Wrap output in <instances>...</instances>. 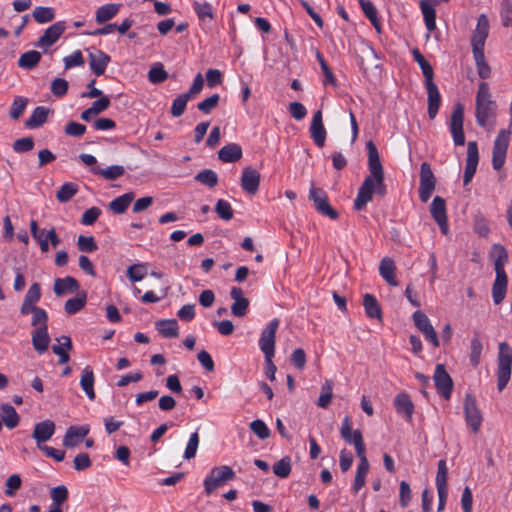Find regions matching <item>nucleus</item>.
<instances>
[{
  "label": "nucleus",
  "mask_w": 512,
  "mask_h": 512,
  "mask_svg": "<svg viewBox=\"0 0 512 512\" xmlns=\"http://www.w3.org/2000/svg\"><path fill=\"white\" fill-rule=\"evenodd\" d=\"M366 148L368 151L369 175L364 179L354 200V208L357 211L362 210L372 200L373 193L380 196L386 194L384 170L378 150L372 141L366 143Z\"/></svg>",
  "instance_id": "nucleus-1"
},
{
  "label": "nucleus",
  "mask_w": 512,
  "mask_h": 512,
  "mask_svg": "<svg viewBox=\"0 0 512 512\" xmlns=\"http://www.w3.org/2000/svg\"><path fill=\"white\" fill-rule=\"evenodd\" d=\"M489 256L494 264L496 277L492 286V298L496 305L500 304L506 295L508 278L504 266L508 262V253L501 244H494L491 247Z\"/></svg>",
  "instance_id": "nucleus-2"
},
{
  "label": "nucleus",
  "mask_w": 512,
  "mask_h": 512,
  "mask_svg": "<svg viewBox=\"0 0 512 512\" xmlns=\"http://www.w3.org/2000/svg\"><path fill=\"white\" fill-rule=\"evenodd\" d=\"M476 123L483 128L492 127L495 124L498 105L492 99L490 86L487 82H480L475 99Z\"/></svg>",
  "instance_id": "nucleus-3"
},
{
  "label": "nucleus",
  "mask_w": 512,
  "mask_h": 512,
  "mask_svg": "<svg viewBox=\"0 0 512 512\" xmlns=\"http://www.w3.org/2000/svg\"><path fill=\"white\" fill-rule=\"evenodd\" d=\"M512 373V348L507 342L498 346L497 387L502 391L508 384Z\"/></svg>",
  "instance_id": "nucleus-4"
},
{
  "label": "nucleus",
  "mask_w": 512,
  "mask_h": 512,
  "mask_svg": "<svg viewBox=\"0 0 512 512\" xmlns=\"http://www.w3.org/2000/svg\"><path fill=\"white\" fill-rule=\"evenodd\" d=\"M236 477L233 469L228 465L213 467L203 481L204 492L211 495L218 488L223 487Z\"/></svg>",
  "instance_id": "nucleus-5"
},
{
  "label": "nucleus",
  "mask_w": 512,
  "mask_h": 512,
  "mask_svg": "<svg viewBox=\"0 0 512 512\" xmlns=\"http://www.w3.org/2000/svg\"><path fill=\"white\" fill-rule=\"evenodd\" d=\"M436 177L428 162L421 163L419 179V198L423 203L428 202L436 188Z\"/></svg>",
  "instance_id": "nucleus-6"
},
{
  "label": "nucleus",
  "mask_w": 512,
  "mask_h": 512,
  "mask_svg": "<svg viewBox=\"0 0 512 512\" xmlns=\"http://www.w3.org/2000/svg\"><path fill=\"white\" fill-rule=\"evenodd\" d=\"M464 417L467 427L474 433L480 431L483 416L477 406L476 399L471 394H466L464 400Z\"/></svg>",
  "instance_id": "nucleus-7"
},
{
  "label": "nucleus",
  "mask_w": 512,
  "mask_h": 512,
  "mask_svg": "<svg viewBox=\"0 0 512 512\" xmlns=\"http://www.w3.org/2000/svg\"><path fill=\"white\" fill-rule=\"evenodd\" d=\"M309 199L313 201L315 209L322 215L336 220L338 212L330 205L327 193L322 189L312 185L309 190Z\"/></svg>",
  "instance_id": "nucleus-8"
},
{
  "label": "nucleus",
  "mask_w": 512,
  "mask_h": 512,
  "mask_svg": "<svg viewBox=\"0 0 512 512\" xmlns=\"http://www.w3.org/2000/svg\"><path fill=\"white\" fill-rule=\"evenodd\" d=\"M279 323L280 321L277 318L271 320L260 334L259 348L264 357H274L275 355L276 332Z\"/></svg>",
  "instance_id": "nucleus-9"
},
{
  "label": "nucleus",
  "mask_w": 512,
  "mask_h": 512,
  "mask_svg": "<svg viewBox=\"0 0 512 512\" xmlns=\"http://www.w3.org/2000/svg\"><path fill=\"white\" fill-rule=\"evenodd\" d=\"M341 437L346 443L354 445L356 455H362L365 453V443L360 430L352 431V421L349 416H345L340 428Z\"/></svg>",
  "instance_id": "nucleus-10"
},
{
  "label": "nucleus",
  "mask_w": 512,
  "mask_h": 512,
  "mask_svg": "<svg viewBox=\"0 0 512 512\" xmlns=\"http://www.w3.org/2000/svg\"><path fill=\"white\" fill-rule=\"evenodd\" d=\"M489 34V21L486 15L481 14L471 37L472 53H484V46Z\"/></svg>",
  "instance_id": "nucleus-11"
},
{
  "label": "nucleus",
  "mask_w": 512,
  "mask_h": 512,
  "mask_svg": "<svg viewBox=\"0 0 512 512\" xmlns=\"http://www.w3.org/2000/svg\"><path fill=\"white\" fill-rule=\"evenodd\" d=\"M412 318L415 326L424 335L426 341L431 343L434 347H438L439 339L437 333L427 315L421 310H417L413 313Z\"/></svg>",
  "instance_id": "nucleus-12"
},
{
  "label": "nucleus",
  "mask_w": 512,
  "mask_h": 512,
  "mask_svg": "<svg viewBox=\"0 0 512 512\" xmlns=\"http://www.w3.org/2000/svg\"><path fill=\"white\" fill-rule=\"evenodd\" d=\"M463 122H464V107L462 104L459 103L454 107L453 113L451 115V121H450V132H451L454 144L457 146H462L465 143Z\"/></svg>",
  "instance_id": "nucleus-13"
},
{
  "label": "nucleus",
  "mask_w": 512,
  "mask_h": 512,
  "mask_svg": "<svg viewBox=\"0 0 512 512\" xmlns=\"http://www.w3.org/2000/svg\"><path fill=\"white\" fill-rule=\"evenodd\" d=\"M433 378L438 393L448 400L451 397L453 381L443 364L436 365Z\"/></svg>",
  "instance_id": "nucleus-14"
},
{
  "label": "nucleus",
  "mask_w": 512,
  "mask_h": 512,
  "mask_svg": "<svg viewBox=\"0 0 512 512\" xmlns=\"http://www.w3.org/2000/svg\"><path fill=\"white\" fill-rule=\"evenodd\" d=\"M430 213L432 218L438 224L441 232L443 234L448 233V219L446 212V202L440 196H435L430 205Z\"/></svg>",
  "instance_id": "nucleus-15"
},
{
  "label": "nucleus",
  "mask_w": 512,
  "mask_h": 512,
  "mask_svg": "<svg viewBox=\"0 0 512 512\" xmlns=\"http://www.w3.org/2000/svg\"><path fill=\"white\" fill-rule=\"evenodd\" d=\"M479 162V152L478 146L475 141H471L467 145V158H466V166L463 176L464 185H467L471 182L474 177L477 166Z\"/></svg>",
  "instance_id": "nucleus-16"
},
{
  "label": "nucleus",
  "mask_w": 512,
  "mask_h": 512,
  "mask_svg": "<svg viewBox=\"0 0 512 512\" xmlns=\"http://www.w3.org/2000/svg\"><path fill=\"white\" fill-rule=\"evenodd\" d=\"M66 24L64 21H59L48 27L44 34L38 39L37 46L39 48H47L52 46L64 33Z\"/></svg>",
  "instance_id": "nucleus-17"
},
{
  "label": "nucleus",
  "mask_w": 512,
  "mask_h": 512,
  "mask_svg": "<svg viewBox=\"0 0 512 512\" xmlns=\"http://www.w3.org/2000/svg\"><path fill=\"white\" fill-rule=\"evenodd\" d=\"M55 428V423L48 419L35 424L32 437L36 441L38 448L52 438L55 433Z\"/></svg>",
  "instance_id": "nucleus-18"
},
{
  "label": "nucleus",
  "mask_w": 512,
  "mask_h": 512,
  "mask_svg": "<svg viewBox=\"0 0 512 512\" xmlns=\"http://www.w3.org/2000/svg\"><path fill=\"white\" fill-rule=\"evenodd\" d=\"M310 134L314 143L318 147L324 146L326 140V129L323 125V117L322 112L320 110L316 111L313 114L310 125Z\"/></svg>",
  "instance_id": "nucleus-19"
},
{
  "label": "nucleus",
  "mask_w": 512,
  "mask_h": 512,
  "mask_svg": "<svg viewBox=\"0 0 512 512\" xmlns=\"http://www.w3.org/2000/svg\"><path fill=\"white\" fill-rule=\"evenodd\" d=\"M89 433L88 426H70L64 435L63 445L67 448L77 447Z\"/></svg>",
  "instance_id": "nucleus-20"
},
{
  "label": "nucleus",
  "mask_w": 512,
  "mask_h": 512,
  "mask_svg": "<svg viewBox=\"0 0 512 512\" xmlns=\"http://www.w3.org/2000/svg\"><path fill=\"white\" fill-rule=\"evenodd\" d=\"M259 184L260 173L251 167L244 168L241 177L242 189L248 194L254 195L259 189Z\"/></svg>",
  "instance_id": "nucleus-21"
},
{
  "label": "nucleus",
  "mask_w": 512,
  "mask_h": 512,
  "mask_svg": "<svg viewBox=\"0 0 512 512\" xmlns=\"http://www.w3.org/2000/svg\"><path fill=\"white\" fill-rule=\"evenodd\" d=\"M425 87L428 94V115L430 119H434L440 108L441 95L433 79L425 81Z\"/></svg>",
  "instance_id": "nucleus-22"
},
{
  "label": "nucleus",
  "mask_w": 512,
  "mask_h": 512,
  "mask_svg": "<svg viewBox=\"0 0 512 512\" xmlns=\"http://www.w3.org/2000/svg\"><path fill=\"white\" fill-rule=\"evenodd\" d=\"M230 296L234 300L231 305V313L236 317H244L247 314L249 300L243 297V291L239 287H232Z\"/></svg>",
  "instance_id": "nucleus-23"
},
{
  "label": "nucleus",
  "mask_w": 512,
  "mask_h": 512,
  "mask_svg": "<svg viewBox=\"0 0 512 512\" xmlns=\"http://www.w3.org/2000/svg\"><path fill=\"white\" fill-rule=\"evenodd\" d=\"M109 62L110 56L105 52L101 50L89 52V65L96 76L104 74Z\"/></svg>",
  "instance_id": "nucleus-24"
},
{
  "label": "nucleus",
  "mask_w": 512,
  "mask_h": 512,
  "mask_svg": "<svg viewBox=\"0 0 512 512\" xmlns=\"http://www.w3.org/2000/svg\"><path fill=\"white\" fill-rule=\"evenodd\" d=\"M80 285L78 281L72 276L64 278H56L54 280L53 291L56 296H63L67 293L78 292Z\"/></svg>",
  "instance_id": "nucleus-25"
},
{
  "label": "nucleus",
  "mask_w": 512,
  "mask_h": 512,
  "mask_svg": "<svg viewBox=\"0 0 512 512\" xmlns=\"http://www.w3.org/2000/svg\"><path fill=\"white\" fill-rule=\"evenodd\" d=\"M32 345L34 349L39 353L43 354L48 350L50 344V336L48 334V327L35 328L31 334Z\"/></svg>",
  "instance_id": "nucleus-26"
},
{
  "label": "nucleus",
  "mask_w": 512,
  "mask_h": 512,
  "mask_svg": "<svg viewBox=\"0 0 512 512\" xmlns=\"http://www.w3.org/2000/svg\"><path fill=\"white\" fill-rule=\"evenodd\" d=\"M357 457L359 459V463L357 466L354 483L352 486V489L355 493H358L359 490L362 487H364L366 482L365 479L369 471V462L365 453H363L362 455H357Z\"/></svg>",
  "instance_id": "nucleus-27"
},
{
  "label": "nucleus",
  "mask_w": 512,
  "mask_h": 512,
  "mask_svg": "<svg viewBox=\"0 0 512 512\" xmlns=\"http://www.w3.org/2000/svg\"><path fill=\"white\" fill-rule=\"evenodd\" d=\"M394 405L397 413L403 415L407 421H411L414 413V405L407 394H397L394 399Z\"/></svg>",
  "instance_id": "nucleus-28"
},
{
  "label": "nucleus",
  "mask_w": 512,
  "mask_h": 512,
  "mask_svg": "<svg viewBox=\"0 0 512 512\" xmlns=\"http://www.w3.org/2000/svg\"><path fill=\"white\" fill-rule=\"evenodd\" d=\"M395 272L396 266L394 261L389 257L383 258L379 265V274L391 286L398 285Z\"/></svg>",
  "instance_id": "nucleus-29"
},
{
  "label": "nucleus",
  "mask_w": 512,
  "mask_h": 512,
  "mask_svg": "<svg viewBox=\"0 0 512 512\" xmlns=\"http://www.w3.org/2000/svg\"><path fill=\"white\" fill-rule=\"evenodd\" d=\"M94 382H95V377H94L93 370L91 369L90 366H86L82 370L80 386H81L82 390L84 391V393L86 394V396L90 400H94L96 397V394L94 391Z\"/></svg>",
  "instance_id": "nucleus-30"
},
{
  "label": "nucleus",
  "mask_w": 512,
  "mask_h": 512,
  "mask_svg": "<svg viewBox=\"0 0 512 512\" xmlns=\"http://www.w3.org/2000/svg\"><path fill=\"white\" fill-rule=\"evenodd\" d=\"M218 157L225 163L236 162L242 157V149L236 143L227 144L219 150Z\"/></svg>",
  "instance_id": "nucleus-31"
},
{
  "label": "nucleus",
  "mask_w": 512,
  "mask_h": 512,
  "mask_svg": "<svg viewBox=\"0 0 512 512\" xmlns=\"http://www.w3.org/2000/svg\"><path fill=\"white\" fill-rule=\"evenodd\" d=\"M156 329L164 338H176L179 335V326L175 319L157 321Z\"/></svg>",
  "instance_id": "nucleus-32"
},
{
  "label": "nucleus",
  "mask_w": 512,
  "mask_h": 512,
  "mask_svg": "<svg viewBox=\"0 0 512 512\" xmlns=\"http://www.w3.org/2000/svg\"><path fill=\"white\" fill-rule=\"evenodd\" d=\"M87 302V294L82 291L76 297L70 298L65 302L64 310L68 315H74L81 311Z\"/></svg>",
  "instance_id": "nucleus-33"
},
{
  "label": "nucleus",
  "mask_w": 512,
  "mask_h": 512,
  "mask_svg": "<svg viewBox=\"0 0 512 512\" xmlns=\"http://www.w3.org/2000/svg\"><path fill=\"white\" fill-rule=\"evenodd\" d=\"M133 192H127L109 203V209L115 214H123L134 199Z\"/></svg>",
  "instance_id": "nucleus-34"
},
{
  "label": "nucleus",
  "mask_w": 512,
  "mask_h": 512,
  "mask_svg": "<svg viewBox=\"0 0 512 512\" xmlns=\"http://www.w3.org/2000/svg\"><path fill=\"white\" fill-rule=\"evenodd\" d=\"M49 110L44 106L36 107L30 117L26 120L25 125L28 128H38L42 126L48 117Z\"/></svg>",
  "instance_id": "nucleus-35"
},
{
  "label": "nucleus",
  "mask_w": 512,
  "mask_h": 512,
  "mask_svg": "<svg viewBox=\"0 0 512 512\" xmlns=\"http://www.w3.org/2000/svg\"><path fill=\"white\" fill-rule=\"evenodd\" d=\"M365 313L369 318L382 319L381 307L377 299L371 294H365L363 298Z\"/></svg>",
  "instance_id": "nucleus-36"
},
{
  "label": "nucleus",
  "mask_w": 512,
  "mask_h": 512,
  "mask_svg": "<svg viewBox=\"0 0 512 512\" xmlns=\"http://www.w3.org/2000/svg\"><path fill=\"white\" fill-rule=\"evenodd\" d=\"M30 231L32 237L38 242L40 249L43 253L49 251V240L47 237V231L45 229H40L35 220H32L30 223Z\"/></svg>",
  "instance_id": "nucleus-37"
},
{
  "label": "nucleus",
  "mask_w": 512,
  "mask_h": 512,
  "mask_svg": "<svg viewBox=\"0 0 512 512\" xmlns=\"http://www.w3.org/2000/svg\"><path fill=\"white\" fill-rule=\"evenodd\" d=\"M1 417H2L3 423L9 429L15 428L18 425L19 420H20L19 415L16 412L15 408L9 404H3L1 406Z\"/></svg>",
  "instance_id": "nucleus-38"
},
{
  "label": "nucleus",
  "mask_w": 512,
  "mask_h": 512,
  "mask_svg": "<svg viewBox=\"0 0 512 512\" xmlns=\"http://www.w3.org/2000/svg\"><path fill=\"white\" fill-rule=\"evenodd\" d=\"M92 172L102 176L106 180H115L124 174L125 169L121 165H112L107 168L94 167L92 168Z\"/></svg>",
  "instance_id": "nucleus-39"
},
{
  "label": "nucleus",
  "mask_w": 512,
  "mask_h": 512,
  "mask_svg": "<svg viewBox=\"0 0 512 512\" xmlns=\"http://www.w3.org/2000/svg\"><path fill=\"white\" fill-rule=\"evenodd\" d=\"M119 10L117 4H106L99 7L96 11L95 20L98 24H103L111 20Z\"/></svg>",
  "instance_id": "nucleus-40"
},
{
  "label": "nucleus",
  "mask_w": 512,
  "mask_h": 512,
  "mask_svg": "<svg viewBox=\"0 0 512 512\" xmlns=\"http://www.w3.org/2000/svg\"><path fill=\"white\" fill-rule=\"evenodd\" d=\"M41 60L40 52L36 50H30L23 53L18 59V65L24 69H33L38 65Z\"/></svg>",
  "instance_id": "nucleus-41"
},
{
  "label": "nucleus",
  "mask_w": 512,
  "mask_h": 512,
  "mask_svg": "<svg viewBox=\"0 0 512 512\" xmlns=\"http://www.w3.org/2000/svg\"><path fill=\"white\" fill-rule=\"evenodd\" d=\"M78 192V185L73 182L64 183L56 193V199L60 203L70 201Z\"/></svg>",
  "instance_id": "nucleus-42"
},
{
  "label": "nucleus",
  "mask_w": 512,
  "mask_h": 512,
  "mask_svg": "<svg viewBox=\"0 0 512 512\" xmlns=\"http://www.w3.org/2000/svg\"><path fill=\"white\" fill-rule=\"evenodd\" d=\"M413 59L422 70V73L425 77V81L432 80L434 76L433 68L430 63L424 58V56L420 53L417 48L412 50Z\"/></svg>",
  "instance_id": "nucleus-43"
},
{
  "label": "nucleus",
  "mask_w": 512,
  "mask_h": 512,
  "mask_svg": "<svg viewBox=\"0 0 512 512\" xmlns=\"http://www.w3.org/2000/svg\"><path fill=\"white\" fill-rule=\"evenodd\" d=\"M192 6L200 21H205L206 19L211 21L214 19L213 9L210 3L193 1Z\"/></svg>",
  "instance_id": "nucleus-44"
},
{
  "label": "nucleus",
  "mask_w": 512,
  "mask_h": 512,
  "mask_svg": "<svg viewBox=\"0 0 512 512\" xmlns=\"http://www.w3.org/2000/svg\"><path fill=\"white\" fill-rule=\"evenodd\" d=\"M421 10L425 21V26L428 31H433L436 28V11L432 5L422 1Z\"/></svg>",
  "instance_id": "nucleus-45"
},
{
  "label": "nucleus",
  "mask_w": 512,
  "mask_h": 512,
  "mask_svg": "<svg viewBox=\"0 0 512 512\" xmlns=\"http://www.w3.org/2000/svg\"><path fill=\"white\" fill-rule=\"evenodd\" d=\"M359 4L364 15L369 19V21L375 27V29L377 31H380V23L377 17V11L372 2L367 0H359Z\"/></svg>",
  "instance_id": "nucleus-46"
},
{
  "label": "nucleus",
  "mask_w": 512,
  "mask_h": 512,
  "mask_svg": "<svg viewBox=\"0 0 512 512\" xmlns=\"http://www.w3.org/2000/svg\"><path fill=\"white\" fill-rule=\"evenodd\" d=\"M33 17L40 24L48 23L54 20L55 11L52 7L38 6L33 11Z\"/></svg>",
  "instance_id": "nucleus-47"
},
{
  "label": "nucleus",
  "mask_w": 512,
  "mask_h": 512,
  "mask_svg": "<svg viewBox=\"0 0 512 512\" xmlns=\"http://www.w3.org/2000/svg\"><path fill=\"white\" fill-rule=\"evenodd\" d=\"M333 383L330 380H326L322 385L321 394L318 398L317 405L321 408H327L332 400Z\"/></svg>",
  "instance_id": "nucleus-48"
},
{
  "label": "nucleus",
  "mask_w": 512,
  "mask_h": 512,
  "mask_svg": "<svg viewBox=\"0 0 512 512\" xmlns=\"http://www.w3.org/2000/svg\"><path fill=\"white\" fill-rule=\"evenodd\" d=\"M447 476L448 468L446 465V461L442 459L438 462L437 474L435 479L437 490H448Z\"/></svg>",
  "instance_id": "nucleus-49"
},
{
  "label": "nucleus",
  "mask_w": 512,
  "mask_h": 512,
  "mask_svg": "<svg viewBox=\"0 0 512 512\" xmlns=\"http://www.w3.org/2000/svg\"><path fill=\"white\" fill-rule=\"evenodd\" d=\"M475 64L477 67V73L481 79H487L491 75V68L486 62L484 53L473 54Z\"/></svg>",
  "instance_id": "nucleus-50"
},
{
  "label": "nucleus",
  "mask_w": 512,
  "mask_h": 512,
  "mask_svg": "<svg viewBox=\"0 0 512 512\" xmlns=\"http://www.w3.org/2000/svg\"><path fill=\"white\" fill-rule=\"evenodd\" d=\"M148 78L151 83H162L168 78V73L161 63H156L149 70Z\"/></svg>",
  "instance_id": "nucleus-51"
},
{
  "label": "nucleus",
  "mask_w": 512,
  "mask_h": 512,
  "mask_svg": "<svg viewBox=\"0 0 512 512\" xmlns=\"http://www.w3.org/2000/svg\"><path fill=\"white\" fill-rule=\"evenodd\" d=\"M51 506L60 507L68 499V489L64 485L53 487L50 491Z\"/></svg>",
  "instance_id": "nucleus-52"
},
{
  "label": "nucleus",
  "mask_w": 512,
  "mask_h": 512,
  "mask_svg": "<svg viewBox=\"0 0 512 512\" xmlns=\"http://www.w3.org/2000/svg\"><path fill=\"white\" fill-rule=\"evenodd\" d=\"M28 104V100L25 97L22 96H16L12 102L11 108H10V117L13 120H18L23 112L25 111V108Z\"/></svg>",
  "instance_id": "nucleus-53"
},
{
  "label": "nucleus",
  "mask_w": 512,
  "mask_h": 512,
  "mask_svg": "<svg viewBox=\"0 0 512 512\" xmlns=\"http://www.w3.org/2000/svg\"><path fill=\"white\" fill-rule=\"evenodd\" d=\"M195 180L208 186L209 188H213L218 183V176H217L216 172H214L213 170L205 169L203 171H200L195 176Z\"/></svg>",
  "instance_id": "nucleus-54"
},
{
  "label": "nucleus",
  "mask_w": 512,
  "mask_h": 512,
  "mask_svg": "<svg viewBox=\"0 0 512 512\" xmlns=\"http://www.w3.org/2000/svg\"><path fill=\"white\" fill-rule=\"evenodd\" d=\"M147 275V268L145 264L138 263L130 265L127 268V277L132 282H139Z\"/></svg>",
  "instance_id": "nucleus-55"
},
{
  "label": "nucleus",
  "mask_w": 512,
  "mask_h": 512,
  "mask_svg": "<svg viewBox=\"0 0 512 512\" xmlns=\"http://www.w3.org/2000/svg\"><path fill=\"white\" fill-rule=\"evenodd\" d=\"M190 99L191 98L188 95H186L185 93L178 95L173 100V103L171 106V115L173 117H180L185 112L187 102Z\"/></svg>",
  "instance_id": "nucleus-56"
},
{
  "label": "nucleus",
  "mask_w": 512,
  "mask_h": 512,
  "mask_svg": "<svg viewBox=\"0 0 512 512\" xmlns=\"http://www.w3.org/2000/svg\"><path fill=\"white\" fill-rule=\"evenodd\" d=\"M273 473L280 478H287L291 473V459L283 457L273 466Z\"/></svg>",
  "instance_id": "nucleus-57"
},
{
  "label": "nucleus",
  "mask_w": 512,
  "mask_h": 512,
  "mask_svg": "<svg viewBox=\"0 0 512 512\" xmlns=\"http://www.w3.org/2000/svg\"><path fill=\"white\" fill-rule=\"evenodd\" d=\"M215 212L218 214V216L221 219H223L225 221H229L233 218L232 207H231L230 203L226 200L219 199L216 202Z\"/></svg>",
  "instance_id": "nucleus-58"
},
{
  "label": "nucleus",
  "mask_w": 512,
  "mask_h": 512,
  "mask_svg": "<svg viewBox=\"0 0 512 512\" xmlns=\"http://www.w3.org/2000/svg\"><path fill=\"white\" fill-rule=\"evenodd\" d=\"M251 431L259 438V439H267L270 436V429L264 423V421L257 419L252 421L249 424Z\"/></svg>",
  "instance_id": "nucleus-59"
},
{
  "label": "nucleus",
  "mask_w": 512,
  "mask_h": 512,
  "mask_svg": "<svg viewBox=\"0 0 512 512\" xmlns=\"http://www.w3.org/2000/svg\"><path fill=\"white\" fill-rule=\"evenodd\" d=\"M482 342L479 337L475 336L471 340V354H470V362L473 366H477L480 362L481 353H482Z\"/></svg>",
  "instance_id": "nucleus-60"
},
{
  "label": "nucleus",
  "mask_w": 512,
  "mask_h": 512,
  "mask_svg": "<svg viewBox=\"0 0 512 512\" xmlns=\"http://www.w3.org/2000/svg\"><path fill=\"white\" fill-rule=\"evenodd\" d=\"M219 100H220V96L219 94H213L209 97H207L206 99H204L203 101L199 102L197 104V108L205 113V114H209L213 109H215L219 103Z\"/></svg>",
  "instance_id": "nucleus-61"
},
{
  "label": "nucleus",
  "mask_w": 512,
  "mask_h": 512,
  "mask_svg": "<svg viewBox=\"0 0 512 512\" xmlns=\"http://www.w3.org/2000/svg\"><path fill=\"white\" fill-rule=\"evenodd\" d=\"M78 249L82 252H94L98 249V246L92 236L80 235L77 239Z\"/></svg>",
  "instance_id": "nucleus-62"
},
{
  "label": "nucleus",
  "mask_w": 512,
  "mask_h": 512,
  "mask_svg": "<svg viewBox=\"0 0 512 512\" xmlns=\"http://www.w3.org/2000/svg\"><path fill=\"white\" fill-rule=\"evenodd\" d=\"M199 445V435L197 432H194L190 435L189 441L186 445L185 451H184V458L185 459H191L194 458L198 449Z\"/></svg>",
  "instance_id": "nucleus-63"
},
{
  "label": "nucleus",
  "mask_w": 512,
  "mask_h": 512,
  "mask_svg": "<svg viewBox=\"0 0 512 512\" xmlns=\"http://www.w3.org/2000/svg\"><path fill=\"white\" fill-rule=\"evenodd\" d=\"M34 147V140L32 137H23L17 139L13 143V150L17 153H25L31 151Z\"/></svg>",
  "instance_id": "nucleus-64"
}]
</instances>
